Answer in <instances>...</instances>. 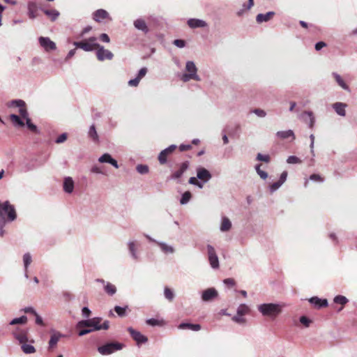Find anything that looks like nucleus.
Here are the masks:
<instances>
[{
  "mask_svg": "<svg viewBox=\"0 0 357 357\" xmlns=\"http://www.w3.org/2000/svg\"><path fill=\"white\" fill-rule=\"evenodd\" d=\"M27 319L26 316H22L19 318H15L13 319L10 324V325H15V324H24L26 322Z\"/></svg>",
  "mask_w": 357,
  "mask_h": 357,
  "instance_id": "nucleus-37",
  "label": "nucleus"
},
{
  "mask_svg": "<svg viewBox=\"0 0 357 357\" xmlns=\"http://www.w3.org/2000/svg\"><path fill=\"white\" fill-rule=\"evenodd\" d=\"M275 15L274 11H268L267 13H259L257 15V22L262 23L271 20Z\"/></svg>",
  "mask_w": 357,
  "mask_h": 357,
  "instance_id": "nucleus-18",
  "label": "nucleus"
},
{
  "mask_svg": "<svg viewBox=\"0 0 357 357\" xmlns=\"http://www.w3.org/2000/svg\"><path fill=\"white\" fill-rule=\"evenodd\" d=\"M310 180L315 181V182H323L324 178L321 177L319 174H313L310 177Z\"/></svg>",
  "mask_w": 357,
  "mask_h": 357,
  "instance_id": "nucleus-48",
  "label": "nucleus"
},
{
  "mask_svg": "<svg viewBox=\"0 0 357 357\" xmlns=\"http://www.w3.org/2000/svg\"><path fill=\"white\" fill-rule=\"evenodd\" d=\"M257 160L259 161H264L266 162H268L270 161V157L269 155H264L261 153H259L257 155Z\"/></svg>",
  "mask_w": 357,
  "mask_h": 357,
  "instance_id": "nucleus-49",
  "label": "nucleus"
},
{
  "mask_svg": "<svg viewBox=\"0 0 357 357\" xmlns=\"http://www.w3.org/2000/svg\"><path fill=\"white\" fill-rule=\"evenodd\" d=\"M231 228V222L227 218H223L220 226V229L222 231H227Z\"/></svg>",
  "mask_w": 357,
  "mask_h": 357,
  "instance_id": "nucleus-30",
  "label": "nucleus"
},
{
  "mask_svg": "<svg viewBox=\"0 0 357 357\" xmlns=\"http://www.w3.org/2000/svg\"><path fill=\"white\" fill-rule=\"evenodd\" d=\"M287 176H288L287 172L284 171V172H282L278 181L280 182L282 184H284L287 180Z\"/></svg>",
  "mask_w": 357,
  "mask_h": 357,
  "instance_id": "nucleus-55",
  "label": "nucleus"
},
{
  "mask_svg": "<svg viewBox=\"0 0 357 357\" xmlns=\"http://www.w3.org/2000/svg\"><path fill=\"white\" fill-rule=\"evenodd\" d=\"M259 311L264 316L274 319L282 312V305L273 303H266L259 305Z\"/></svg>",
  "mask_w": 357,
  "mask_h": 357,
  "instance_id": "nucleus-3",
  "label": "nucleus"
},
{
  "mask_svg": "<svg viewBox=\"0 0 357 357\" xmlns=\"http://www.w3.org/2000/svg\"><path fill=\"white\" fill-rule=\"evenodd\" d=\"M332 76H333V79H335L339 86L345 90L349 91L348 85L345 83L343 78L339 74L337 73H332Z\"/></svg>",
  "mask_w": 357,
  "mask_h": 357,
  "instance_id": "nucleus-24",
  "label": "nucleus"
},
{
  "mask_svg": "<svg viewBox=\"0 0 357 357\" xmlns=\"http://www.w3.org/2000/svg\"><path fill=\"white\" fill-rule=\"evenodd\" d=\"M223 282L228 287H232L236 285V281L233 278H227L224 280Z\"/></svg>",
  "mask_w": 357,
  "mask_h": 357,
  "instance_id": "nucleus-50",
  "label": "nucleus"
},
{
  "mask_svg": "<svg viewBox=\"0 0 357 357\" xmlns=\"http://www.w3.org/2000/svg\"><path fill=\"white\" fill-rule=\"evenodd\" d=\"M188 24L192 29L204 27L207 26V23L204 20L195 18L190 19L188 21Z\"/></svg>",
  "mask_w": 357,
  "mask_h": 357,
  "instance_id": "nucleus-19",
  "label": "nucleus"
},
{
  "mask_svg": "<svg viewBox=\"0 0 357 357\" xmlns=\"http://www.w3.org/2000/svg\"><path fill=\"white\" fill-rule=\"evenodd\" d=\"M67 139V134H62L59 137H57L56 142L58 144L62 143L65 142Z\"/></svg>",
  "mask_w": 357,
  "mask_h": 357,
  "instance_id": "nucleus-61",
  "label": "nucleus"
},
{
  "mask_svg": "<svg viewBox=\"0 0 357 357\" xmlns=\"http://www.w3.org/2000/svg\"><path fill=\"white\" fill-rule=\"evenodd\" d=\"M23 261H24V265L25 270L29 267V264L32 261L31 256L29 253H26L23 256Z\"/></svg>",
  "mask_w": 357,
  "mask_h": 357,
  "instance_id": "nucleus-39",
  "label": "nucleus"
},
{
  "mask_svg": "<svg viewBox=\"0 0 357 357\" xmlns=\"http://www.w3.org/2000/svg\"><path fill=\"white\" fill-rule=\"evenodd\" d=\"M233 319H234V321H235L236 322L239 323V324H243V323H245V319L244 318H243L242 316H239L238 314L236 316H234Z\"/></svg>",
  "mask_w": 357,
  "mask_h": 357,
  "instance_id": "nucleus-62",
  "label": "nucleus"
},
{
  "mask_svg": "<svg viewBox=\"0 0 357 357\" xmlns=\"http://www.w3.org/2000/svg\"><path fill=\"white\" fill-rule=\"evenodd\" d=\"M300 322L305 327H309V325L312 322V321L307 318L305 316H301L300 318Z\"/></svg>",
  "mask_w": 357,
  "mask_h": 357,
  "instance_id": "nucleus-46",
  "label": "nucleus"
},
{
  "mask_svg": "<svg viewBox=\"0 0 357 357\" xmlns=\"http://www.w3.org/2000/svg\"><path fill=\"white\" fill-rule=\"evenodd\" d=\"M134 24L137 29L142 31L145 33L149 31L145 21L142 19L136 20L134 22Z\"/></svg>",
  "mask_w": 357,
  "mask_h": 357,
  "instance_id": "nucleus-25",
  "label": "nucleus"
},
{
  "mask_svg": "<svg viewBox=\"0 0 357 357\" xmlns=\"http://www.w3.org/2000/svg\"><path fill=\"white\" fill-rule=\"evenodd\" d=\"M192 149V146L190 144H181L178 146V149H180V151H189Z\"/></svg>",
  "mask_w": 357,
  "mask_h": 357,
  "instance_id": "nucleus-58",
  "label": "nucleus"
},
{
  "mask_svg": "<svg viewBox=\"0 0 357 357\" xmlns=\"http://www.w3.org/2000/svg\"><path fill=\"white\" fill-rule=\"evenodd\" d=\"M101 321L100 317H94L78 322L77 324V328L79 329L78 335L82 336L96 331L108 330L109 328V321H105L100 324Z\"/></svg>",
  "mask_w": 357,
  "mask_h": 357,
  "instance_id": "nucleus-1",
  "label": "nucleus"
},
{
  "mask_svg": "<svg viewBox=\"0 0 357 357\" xmlns=\"http://www.w3.org/2000/svg\"><path fill=\"white\" fill-rule=\"evenodd\" d=\"M91 310L88 307H84L82 309V314L84 317H89L91 314Z\"/></svg>",
  "mask_w": 357,
  "mask_h": 357,
  "instance_id": "nucleus-63",
  "label": "nucleus"
},
{
  "mask_svg": "<svg viewBox=\"0 0 357 357\" xmlns=\"http://www.w3.org/2000/svg\"><path fill=\"white\" fill-rule=\"evenodd\" d=\"M176 145H170L169 147L162 151L158 156V160L161 165L167 162L168 157L176 150Z\"/></svg>",
  "mask_w": 357,
  "mask_h": 357,
  "instance_id": "nucleus-9",
  "label": "nucleus"
},
{
  "mask_svg": "<svg viewBox=\"0 0 357 357\" xmlns=\"http://www.w3.org/2000/svg\"><path fill=\"white\" fill-rule=\"evenodd\" d=\"M188 167H189V162L188 161H185V162H183L182 163H180L178 165V169L174 171L171 174L170 178L172 179L181 178L182 177V176L183 175L184 172H185L186 170L188 169Z\"/></svg>",
  "mask_w": 357,
  "mask_h": 357,
  "instance_id": "nucleus-10",
  "label": "nucleus"
},
{
  "mask_svg": "<svg viewBox=\"0 0 357 357\" xmlns=\"http://www.w3.org/2000/svg\"><path fill=\"white\" fill-rule=\"evenodd\" d=\"M38 7L36 3L29 2L28 3V16L31 19H34L37 16Z\"/></svg>",
  "mask_w": 357,
  "mask_h": 357,
  "instance_id": "nucleus-22",
  "label": "nucleus"
},
{
  "mask_svg": "<svg viewBox=\"0 0 357 357\" xmlns=\"http://www.w3.org/2000/svg\"><path fill=\"white\" fill-rule=\"evenodd\" d=\"M250 311V308L248 305L245 304L241 305L237 310V314L239 316H243L248 314Z\"/></svg>",
  "mask_w": 357,
  "mask_h": 357,
  "instance_id": "nucleus-32",
  "label": "nucleus"
},
{
  "mask_svg": "<svg viewBox=\"0 0 357 357\" xmlns=\"http://www.w3.org/2000/svg\"><path fill=\"white\" fill-rule=\"evenodd\" d=\"M173 43L178 47H183L185 45V41L182 39H175Z\"/></svg>",
  "mask_w": 357,
  "mask_h": 357,
  "instance_id": "nucleus-52",
  "label": "nucleus"
},
{
  "mask_svg": "<svg viewBox=\"0 0 357 357\" xmlns=\"http://www.w3.org/2000/svg\"><path fill=\"white\" fill-rule=\"evenodd\" d=\"M99 38L100 40L105 43H109L110 38L108 34L106 33H102L99 36Z\"/></svg>",
  "mask_w": 357,
  "mask_h": 357,
  "instance_id": "nucleus-56",
  "label": "nucleus"
},
{
  "mask_svg": "<svg viewBox=\"0 0 357 357\" xmlns=\"http://www.w3.org/2000/svg\"><path fill=\"white\" fill-rule=\"evenodd\" d=\"M326 45V44L324 42L320 41V42L317 43V44L315 45V49H316V50L319 51L321 48L325 47Z\"/></svg>",
  "mask_w": 357,
  "mask_h": 357,
  "instance_id": "nucleus-64",
  "label": "nucleus"
},
{
  "mask_svg": "<svg viewBox=\"0 0 357 357\" xmlns=\"http://www.w3.org/2000/svg\"><path fill=\"white\" fill-rule=\"evenodd\" d=\"M161 248H162V250L166 253H167V252L172 253L174 252L173 248L167 245L162 244Z\"/></svg>",
  "mask_w": 357,
  "mask_h": 357,
  "instance_id": "nucleus-60",
  "label": "nucleus"
},
{
  "mask_svg": "<svg viewBox=\"0 0 357 357\" xmlns=\"http://www.w3.org/2000/svg\"><path fill=\"white\" fill-rule=\"evenodd\" d=\"M146 73H147L146 68H145V67L142 68L139 70L137 77H138L139 79H142L146 75Z\"/></svg>",
  "mask_w": 357,
  "mask_h": 357,
  "instance_id": "nucleus-54",
  "label": "nucleus"
},
{
  "mask_svg": "<svg viewBox=\"0 0 357 357\" xmlns=\"http://www.w3.org/2000/svg\"><path fill=\"white\" fill-rule=\"evenodd\" d=\"M61 336L62 335L59 332H54L52 334L49 340V348L52 349L56 347Z\"/></svg>",
  "mask_w": 357,
  "mask_h": 357,
  "instance_id": "nucleus-23",
  "label": "nucleus"
},
{
  "mask_svg": "<svg viewBox=\"0 0 357 357\" xmlns=\"http://www.w3.org/2000/svg\"><path fill=\"white\" fill-rule=\"evenodd\" d=\"M165 298L169 300V301H172L174 298V293L171 289L169 287H165Z\"/></svg>",
  "mask_w": 357,
  "mask_h": 357,
  "instance_id": "nucleus-43",
  "label": "nucleus"
},
{
  "mask_svg": "<svg viewBox=\"0 0 357 357\" xmlns=\"http://www.w3.org/2000/svg\"><path fill=\"white\" fill-rule=\"evenodd\" d=\"M96 38L91 36L88 39H85L81 41L74 42V45L76 47L81 48L86 52L93 51L96 47H99V44L96 43Z\"/></svg>",
  "mask_w": 357,
  "mask_h": 357,
  "instance_id": "nucleus-5",
  "label": "nucleus"
},
{
  "mask_svg": "<svg viewBox=\"0 0 357 357\" xmlns=\"http://www.w3.org/2000/svg\"><path fill=\"white\" fill-rule=\"evenodd\" d=\"M105 291L109 295H114L116 291V288L114 284H112V283H107L105 285Z\"/></svg>",
  "mask_w": 357,
  "mask_h": 357,
  "instance_id": "nucleus-33",
  "label": "nucleus"
},
{
  "mask_svg": "<svg viewBox=\"0 0 357 357\" xmlns=\"http://www.w3.org/2000/svg\"><path fill=\"white\" fill-rule=\"evenodd\" d=\"M112 159L113 158H112V156L109 154L105 153L98 159V161L100 162H109V163Z\"/></svg>",
  "mask_w": 357,
  "mask_h": 357,
  "instance_id": "nucleus-44",
  "label": "nucleus"
},
{
  "mask_svg": "<svg viewBox=\"0 0 357 357\" xmlns=\"http://www.w3.org/2000/svg\"><path fill=\"white\" fill-rule=\"evenodd\" d=\"M197 178L204 182L208 181L212 177L211 174L208 170L201 167L197 169Z\"/></svg>",
  "mask_w": 357,
  "mask_h": 357,
  "instance_id": "nucleus-15",
  "label": "nucleus"
},
{
  "mask_svg": "<svg viewBox=\"0 0 357 357\" xmlns=\"http://www.w3.org/2000/svg\"><path fill=\"white\" fill-rule=\"evenodd\" d=\"M9 107H17L19 108V113L20 116L25 119L26 125L28 126V129L33 132L37 133L38 129L36 125L32 123L31 120L29 117V113L26 112L25 103L21 100H15L8 103Z\"/></svg>",
  "mask_w": 357,
  "mask_h": 357,
  "instance_id": "nucleus-2",
  "label": "nucleus"
},
{
  "mask_svg": "<svg viewBox=\"0 0 357 357\" xmlns=\"http://www.w3.org/2000/svg\"><path fill=\"white\" fill-rule=\"evenodd\" d=\"M208 259H209L211 266L213 268H218V266H219L218 258V256L216 255L214 248L211 245H208Z\"/></svg>",
  "mask_w": 357,
  "mask_h": 357,
  "instance_id": "nucleus-11",
  "label": "nucleus"
},
{
  "mask_svg": "<svg viewBox=\"0 0 357 357\" xmlns=\"http://www.w3.org/2000/svg\"><path fill=\"white\" fill-rule=\"evenodd\" d=\"M16 217V211L13 206L8 202L3 204L0 202V218L3 224H5L6 220L13 221Z\"/></svg>",
  "mask_w": 357,
  "mask_h": 357,
  "instance_id": "nucleus-4",
  "label": "nucleus"
},
{
  "mask_svg": "<svg viewBox=\"0 0 357 357\" xmlns=\"http://www.w3.org/2000/svg\"><path fill=\"white\" fill-rule=\"evenodd\" d=\"M22 350L26 354H31L36 352V349L31 344H26L25 343H22Z\"/></svg>",
  "mask_w": 357,
  "mask_h": 357,
  "instance_id": "nucleus-29",
  "label": "nucleus"
},
{
  "mask_svg": "<svg viewBox=\"0 0 357 357\" xmlns=\"http://www.w3.org/2000/svg\"><path fill=\"white\" fill-rule=\"evenodd\" d=\"M128 307H119V306H116L114 307V310L115 312L117 313V314L121 317H123L126 316V308Z\"/></svg>",
  "mask_w": 357,
  "mask_h": 357,
  "instance_id": "nucleus-40",
  "label": "nucleus"
},
{
  "mask_svg": "<svg viewBox=\"0 0 357 357\" xmlns=\"http://www.w3.org/2000/svg\"><path fill=\"white\" fill-rule=\"evenodd\" d=\"M40 45L45 49V51L54 50L56 49V45L48 38L40 36L39 38Z\"/></svg>",
  "mask_w": 357,
  "mask_h": 357,
  "instance_id": "nucleus-13",
  "label": "nucleus"
},
{
  "mask_svg": "<svg viewBox=\"0 0 357 357\" xmlns=\"http://www.w3.org/2000/svg\"><path fill=\"white\" fill-rule=\"evenodd\" d=\"M261 165L259 164L257 165V167H255V169H257V173H258V174L260 176L261 178L266 179L268 177V174L266 172L262 171L261 169Z\"/></svg>",
  "mask_w": 357,
  "mask_h": 357,
  "instance_id": "nucleus-42",
  "label": "nucleus"
},
{
  "mask_svg": "<svg viewBox=\"0 0 357 357\" xmlns=\"http://www.w3.org/2000/svg\"><path fill=\"white\" fill-rule=\"evenodd\" d=\"M346 105L341 102H336L333 105V109L341 116H344L346 114L345 112Z\"/></svg>",
  "mask_w": 357,
  "mask_h": 357,
  "instance_id": "nucleus-27",
  "label": "nucleus"
},
{
  "mask_svg": "<svg viewBox=\"0 0 357 357\" xmlns=\"http://www.w3.org/2000/svg\"><path fill=\"white\" fill-rule=\"evenodd\" d=\"M128 332L130 333V335L132 337V338L137 342L138 344L145 343L147 341V337L144 336L141 333L134 330L132 328H128Z\"/></svg>",
  "mask_w": 357,
  "mask_h": 357,
  "instance_id": "nucleus-14",
  "label": "nucleus"
},
{
  "mask_svg": "<svg viewBox=\"0 0 357 357\" xmlns=\"http://www.w3.org/2000/svg\"><path fill=\"white\" fill-rule=\"evenodd\" d=\"M128 249H130V252H131V254L133 256V257L136 259L137 256H136V245H135V243L134 242L130 243V244H128Z\"/></svg>",
  "mask_w": 357,
  "mask_h": 357,
  "instance_id": "nucleus-47",
  "label": "nucleus"
},
{
  "mask_svg": "<svg viewBox=\"0 0 357 357\" xmlns=\"http://www.w3.org/2000/svg\"><path fill=\"white\" fill-rule=\"evenodd\" d=\"M109 18V14L105 10L100 9L93 13V19L98 22H101L102 20Z\"/></svg>",
  "mask_w": 357,
  "mask_h": 357,
  "instance_id": "nucleus-16",
  "label": "nucleus"
},
{
  "mask_svg": "<svg viewBox=\"0 0 357 357\" xmlns=\"http://www.w3.org/2000/svg\"><path fill=\"white\" fill-rule=\"evenodd\" d=\"M287 162L290 164L301 163V160L296 156H290L287 159Z\"/></svg>",
  "mask_w": 357,
  "mask_h": 357,
  "instance_id": "nucleus-51",
  "label": "nucleus"
},
{
  "mask_svg": "<svg viewBox=\"0 0 357 357\" xmlns=\"http://www.w3.org/2000/svg\"><path fill=\"white\" fill-rule=\"evenodd\" d=\"M303 116H307L308 119H310V127L312 128L314 126V117L313 116V114L312 112H304L303 113Z\"/></svg>",
  "mask_w": 357,
  "mask_h": 357,
  "instance_id": "nucleus-41",
  "label": "nucleus"
},
{
  "mask_svg": "<svg viewBox=\"0 0 357 357\" xmlns=\"http://www.w3.org/2000/svg\"><path fill=\"white\" fill-rule=\"evenodd\" d=\"M186 70L189 73L188 74H184L181 77V80L187 82L190 79H195L199 81V78L197 75V67L193 61H188L186 63Z\"/></svg>",
  "mask_w": 357,
  "mask_h": 357,
  "instance_id": "nucleus-7",
  "label": "nucleus"
},
{
  "mask_svg": "<svg viewBox=\"0 0 357 357\" xmlns=\"http://www.w3.org/2000/svg\"><path fill=\"white\" fill-rule=\"evenodd\" d=\"M310 302L318 309H320V307H326L328 305V303L326 299L321 300L318 297H312L310 299Z\"/></svg>",
  "mask_w": 357,
  "mask_h": 357,
  "instance_id": "nucleus-20",
  "label": "nucleus"
},
{
  "mask_svg": "<svg viewBox=\"0 0 357 357\" xmlns=\"http://www.w3.org/2000/svg\"><path fill=\"white\" fill-rule=\"evenodd\" d=\"M218 295V291L215 288H208L202 292V299L205 302H208L215 298Z\"/></svg>",
  "mask_w": 357,
  "mask_h": 357,
  "instance_id": "nucleus-12",
  "label": "nucleus"
},
{
  "mask_svg": "<svg viewBox=\"0 0 357 357\" xmlns=\"http://www.w3.org/2000/svg\"><path fill=\"white\" fill-rule=\"evenodd\" d=\"M15 337L20 342V344L25 343L29 340V337H27V332L25 330L17 329L15 332L13 333Z\"/></svg>",
  "mask_w": 357,
  "mask_h": 357,
  "instance_id": "nucleus-17",
  "label": "nucleus"
},
{
  "mask_svg": "<svg viewBox=\"0 0 357 357\" xmlns=\"http://www.w3.org/2000/svg\"><path fill=\"white\" fill-rule=\"evenodd\" d=\"M73 188H74V183H73L72 178L70 177L66 178L65 179L64 183H63L64 190L68 193H70L73 192Z\"/></svg>",
  "mask_w": 357,
  "mask_h": 357,
  "instance_id": "nucleus-26",
  "label": "nucleus"
},
{
  "mask_svg": "<svg viewBox=\"0 0 357 357\" xmlns=\"http://www.w3.org/2000/svg\"><path fill=\"white\" fill-rule=\"evenodd\" d=\"M282 185V184L279 181H277V182L273 183V184H271V185H270L271 191L273 192V191L276 190Z\"/></svg>",
  "mask_w": 357,
  "mask_h": 357,
  "instance_id": "nucleus-57",
  "label": "nucleus"
},
{
  "mask_svg": "<svg viewBox=\"0 0 357 357\" xmlns=\"http://www.w3.org/2000/svg\"><path fill=\"white\" fill-rule=\"evenodd\" d=\"M10 119L12 122L17 124L20 127H23L24 126V122L22 121V119L20 118L19 116L17 114H13L10 116Z\"/></svg>",
  "mask_w": 357,
  "mask_h": 357,
  "instance_id": "nucleus-34",
  "label": "nucleus"
},
{
  "mask_svg": "<svg viewBox=\"0 0 357 357\" xmlns=\"http://www.w3.org/2000/svg\"><path fill=\"white\" fill-rule=\"evenodd\" d=\"M253 112L261 117H264L266 114V112L262 110V109H255Z\"/></svg>",
  "mask_w": 357,
  "mask_h": 357,
  "instance_id": "nucleus-59",
  "label": "nucleus"
},
{
  "mask_svg": "<svg viewBox=\"0 0 357 357\" xmlns=\"http://www.w3.org/2000/svg\"><path fill=\"white\" fill-rule=\"evenodd\" d=\"M89 136L94 141L97 142L98 140V135L97 134L96 128L93 125L90 127L89 131Z\"/></svg>",
  "mask_w": 357,
  "mask_h": 357,
  "instance_id": "nucleus-35",
  "label": "nucleus"
},
{
  "mask_svg": "<svg viewBox=\"0 0 357 357\" xmlns=\"http://www.w3.org/2000/svg\"><path fill=\"white\" fill-rule=\"evenodd\" d=\"M123 344L116 342L105 344L98 348V351L103 356L110 355L116 351L121 350Z\"/></svg>",
  "mask_w": 357,
  "mask_h": 357,
  "instance_id": "nucleus-6",
  "label": "nucleus"
},
{
  "mask_svg": "<svg viewBox=\"0 0 357 357\" xmlns=\"http://www.w3.org/2000/svg\"><path fill=\"white\" fill-rule=\"evenodd\" d=\"M43 12L45 15L50 17L51 20L52 21L56 19L60 15V13L56 10H45Z\"/></svg>",
  "mask_w": 357,
  "mask_h": 357,
  "instance_id": "nucleus-31",
  "label": "nucleus"
},
{
  "mask_svg": "<svg viewBox=\"0 0 357 357\" xmlns=\"http://www.w3.org/2000/svg\"><path fill=\"white\" fill-rule=\"evenodd\" d=\"M333 302L344 306L348 302V300L345 296L339 295L333 299Z\"/></svg>",
  "mask_w": 357,
  "mask_h": 357,
  "instance_id": "nucleus-36",
  "label": "nucleus"
},
{
  "mask_svg": "<svg viewBox=\"0 0 357 357\" xmlns=\"http://www.w3.org/2000/svg\"><path fill=\"white\" fill-rule=\"evenodd\" d=\"M276 136L280 139H287L289 137H291L295 139L294 132L291 130L287 131H279L276 133Z\"/></svg>",
  "mask_w": 357,
  "mask_h": 357,
  "instance_id": "nucleus-28",
  "label": "nucleus"
},
{
  "mask_svg": "<svg viewBox=\"0 0 357 357\" xmlns=\"http://www.w3.org/2000/svg\"><path fill=\"white\" fill-rule=\"evenodd\" d=\"M137 170L139 173L144 174L149 172V167L145 165H138L137 166Z\"/></svg>",
  "mask_w": 357,
  "mask_h": 357,
  "instance_id": "nucleus-45",
  "label": "nucleus"
},
{
  "mask_svg": "<svg viewBox=\"0 0 357 357\" xmlns=\"http://www.w3.org/2000/svg\"><path fill=\"white\" fill-rule=\"evenodd\" d=\"M192 195L190 191H186L183 193V196H181V199H180V203L181 204H187L191 199Z\"/></svg>",
  "mask_w": 357,
  "mask_h": 357,
  "instance_id": "nucleus-38",
  "label": "nucleus"
},
{
  "mask_svg": "<svg viewBox=\"0 0 357 357\" xmlns=\"http://www.w3.org/2000/svg\"><path fill=\"white\" fill-rule=\"evenodd\" d=\"M141 81L140 79H139L138 77H136L135 79H131L130 81L128 82V86H131L132 87H137L139 84V82Z\"/></svg>",
  "mask_w": 357,
  "mask_h": 357,
  "instance_id": "nucleus-53",
  "label": "nucleus"
},
{
  "mask_svg": "<svg viewBox=\"0 0 357 357\" xmlns=\"http://www.w3.org/2000/svg\"><path fill=\"white\" fill-rule=\"evenodd\" d=\"M96 57L98 61L112 60L114 57V54L108 50H105L104 47L99 45L98 47H96Z\"/></svg>",
  "mask_w": 357,
  "mask_h": 357,
  "instance_id": "nucleus-8",
  "label": "nucleus"
},
{
  "mask_svg": "<svg viewBox=\"0 0 357 357\" xmlns=\"http://www.w3.org/2000/svg\"><path fill=\"white\" fill-rule=\"evenodd\" d=\"M178 329L181 330H191L193 331H198L201 329V326L199 324H192L188 323H181L178 326Z\"/></svg>",
  "mask_w": 357,
  "mask_h": 357,
  "instance_id": "nucleus-21",
  "label": "nucleus"
}]
</instances>
